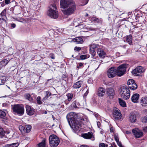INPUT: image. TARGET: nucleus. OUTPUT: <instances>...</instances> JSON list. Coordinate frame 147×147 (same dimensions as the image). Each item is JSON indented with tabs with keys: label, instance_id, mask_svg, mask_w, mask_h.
I'll return each mask as SVG.
<instances>
[{
	"label": "nucleus",
	"instance_id": "nucleus-1",
	"mask_svg": "<svg viewBox=\"0 0 147 147\" xmlns=\"http://www.w3.org/2000/svg\"><path fill=\"white\" fill-rule=\"evenodd\" d=\"M61 8L65 9L62 10V12L65 14L69 16L74 13L76 9V5L73 0H61L60 2Z\"/></svg>",
	"mask_w": 147,
	"mask_h": 147
},
{
	"label": "nucleus",
	"instance_id": "nucleus-2",
	"mask_svg": "<svg viewBox=\"0 0 147 147\" xmlns=\"http://www.w3.org/2000/svg\"><path fill=\"white\" fill-rule=\"evenodd\" d=\"M76 117L74 113L71 112L67 115L66 118L70 126L74 130L80 131L81 123L76 119Z\"/></svg>",
	"mask_w": 147,
	"mask_h": 147
},
{
	"label": "nucleus",
	"instance_id": "nucleus-3",
	"mask_svg": "<svg viewBox=\"0 0 147 147\" xmlns=\"http://www.w3.org/2000/svg\"><path fill=\"white\" fill-rule=\"evenodd\" d=\"M56 5L53 3L49 7L47 15L51 18L57 19L58 16V13Z\"/></svg>",
	"mask_w": 147,
	"mask_h": 147
},
{
	"label": "nucleus",
	"instance_id": "nucleus-4",
	"mask_svg": "<svg viewBox=\"0 0 147 147\" xmlns=\"http://www.w3.org/2000/svg\"><path fill=\"white\" fill-rule=\"evenodd\" d=\"M49 144L51 147H56L59 143V140L57 136L55 135H50L49 138Z\"/></svg>",
	"mask_w": 147,
	"mask_h": 147
},
{
	"label": "nucleus",
	"instance_id": "nucleus-5",
	"mask_svg": "<svg viewBox=\"0 0 147 147\" xmlns=\"http://www.w3.org/2000/svg\"><path fill=\"white\" fill-rule=\"evenodd\" d=\"M120 94L123 99L127 100L130 96V91L129 88L126 86H123L121 88Z\"/></svg>",
	"mask_w": 147,
	"mask_h": 147
},
{
	"label": "nucleus",
	"instance_id": "nucleus-6",
	"mask_svg": "<svg viewBox=\"0 0 147 147\" xmlns=\"http://www.w3.org/2000/svg\"><path fill=\"white\" fill-rule=\"evenodd\" d=\"M12 109L13 112L18 114L22 115L24 113V107L21 104L14 105Z\"/></svg>",
	"mask_w": 147,
	"mask_h": 147
},
{
	"label": "nucleus",
	"instance_id": "nucleus-7",
	"mask_svg": "<svg viewBox=\"0 0 147 147\" xmlns=\"http://www.w3.org/2000/svg\"><path fill=\"white\" fill-rule=\"evenodd\" d=\"M128 67L127 64H124L121 65L117 68H116L117 75L119 76L123 75L126 71V69Z\"/></svg>",
	"mask_w": 147,
	"mask_h": 147
},
{
	"label": "nucleus",
	"instance_id": "nucleus-8",
	"mask_svg": "<svg viewBox=\"0 0 147 147\" xmlns=\"http://www.w3.org/2000/svg\"><path fill=\"white\" fill-rule=\"evenodd\" d=\"M128 67L127 64H124L121 65L117 68H116L117 75L119 76L123 75L126 71V69Z\"/></svg>",
	"mask_w": 147,
	"mask_h": 147
},
{
	"label": "nucleus",
	"instance_id": "nucleus-9",
	"mask_svg": "<svg viewBox=\"0 0 147 147\" xmlns=\"http://www.w3.org/2000/svg\"><path fill=\"white\" fill-rule=\"evenodd\" d=\"M145 68L141 66H139L133 70L132 74L135 76H140L141 74L144 72Z\"/></svg>",
	"mask_w": 147,
	"mask_h": 147
},
{
	"label": "nucleus",
	"instance_id": "nucleus-10",
	"mask_svg": "<svg viewBox=\"0 0 147 147\" xmlns=\"http://www.w3.org/2000/svg\"><path fill=\"white\" fill-rule=\"evenodd\" d=\"M116 68L112 67L109 68L107 72V74L110 78H112L117 75Z\"/></svg>",
	"mask_w": 147,
	"mask_h": 147
},
{
	"label": "nucleus",
	"instance_id": "nucleus-11",
	"mask_svg": "<svg viewBox=\"0 0 147 147\" xmlns=\"http://www.w3.org/2000/svg\"><path fill=\"white\" fill-rule=\"evenodd\" d=\"M129 87L132 90H135L137 88V86L134 80L132 79L128 80L127 82Z\"/></svg>",
	"mask_w": 147,
	"mask_h": 147
},
{
	"label": "nucleus",
	"instance_id": "nucleus-12",
	"mask_svg": "<svg viewBox=\"0 0 147 147\" xmlns=\"http://www.w3.org/2000/svg\"><path fill=\"white\" fill-rule=\"evenodd\" d=\"M132 132L136 138L141 137L143 136V132L138 129H135L132 130Z\"/></svg>",
	"mask_w": 147,
	"mask_h": 147
},
{
	"label": "nucleus",
	"instance_id": "nucleus-13",
	"mask_svg": "<svg viewBox=\"0 0 147 147\" xmlns=\"http://www.w3.org/2000/svg\"><path fill=\"white\" fill-rule=\"evenodd\" d=\"M106 93L107 95L110 98L113 99L115 94V92L113 89L109 88L107 89Z\"/></svg>",
	"mask_w": 147,
	"mask_h": 147
},
{
	"label": "nucleus",
	"instance_id": "nucleus-14",
	"mask_svg": "<svg viewBox=\"0 0 147 147\" xmlns=\"http://www.w3.org/2000/svg\"><path fill=\"white\" fill-rule=\"evenodd\" d=\"M140 103L143 107L147 106V97L144 96L142 97L140 100Z\"/></svg>",
	"mask_w": 147,
	"mask_h": 147
},
{
	"label": "nucleus",
	"instance_id": "nucleus-15",
	"mask_svg": "<svg viewBox=\"0 0 147 147\" xmlns=\"http://www.w3.org/2000/svg\"><path fill=\"white\" fill-rule=\"evenodd\" d=\"M113 117L117 120H121L122 118V115L120 112L117 110H115L113 112Z\"/></svg>",
	"mask_w": 147,
	"mask_h": 147
},
{
	"label": "nucleus",
	"instance_id": "nucleus-16",
	"mask_svg": "<svg viewBox=\"0 0 147 147\" xmlns=\"http://www.w3.org/2000/svg\"><path fill=\"white\" fill-rule=\"evenodd\" d=\"M129 119L131 123H134L136 121V113L135 112H131L129 115Z\"/></svg>",
	"mask_w": 147,
	"mask_h": 147
},
{
	"label": "nucleus",
	"instance_id": "nucleus-17",
	"mask_svg": "<svg viewBox=\"0 0 147 147\" xmlns=\"http://www.w3.org/2000/svg\"><path fill=\"white\" fill-rule=\"evenodd\" d=\"M27 113L29 115H32L34 114V109L32 108L29 105H27L26 106Z\"/></svg>",
	"mask_w": 147,
	"mask_h": 147
},
{
	"label": "nucleus",
	"instance_id": "nucleus-18",
	"mask_svg": "<svg viewBox=\"0 0 147 147\" xmlns=\"http://www.w3.org/2000/svg\"><path fill=\"white\" fill-rule=\"evenodd\" d=\"M140 95L138 94H134L131 97V101L134 103H137L138 102Z\"/></svg>",
	"mask_w": 147,
	"mask_h": 147
},
{
	"label": "nucleus",
	"instance_id": "nucleus-19",
	"mask_svg": "<svg viewBox=\"0 0 147 147\" xmlns=\"http://www.w3.org/2000/svg\"><path fill=\"white\" fill-rule=\"evenodd\" d=\"M82 136L85 139H89L92 138H94L93 133L92 132H88L87 133L83 134Z\"/></svg>",
	"mask_w": 147,
	"mask_h": 147
},
{
	"label": "nucleus",
	"instance_id": "nucleus-20",
	"mask_svg": "<svg viewBox=\"0 0 147 147\" xmlns=\"http://www.w3.org/2000/svg\"><path fill=\"white\" fill-rule=\"evenodd\" d=\"M97 53L99 56L102 58H104L106 54L103 50L101 48H98L97 50Z\"/></svg>",
	"mask_w": 147,
	"mask_h": 147
},
{
	"label": "nucleus",
	"instance_id": "nucleus-21",
	"mask_svg": "<svg viewBox=\"0 0 147 147\" xmlns=\"http://www.w3.org/2000/svg\"><path fill=\"white\" fill-rule=\"evenodd\" d=\"M9 62V61L5 59L0 61V69L3 67H5L6 66Z\"/></svg>",
	"mask_w": 147,
	"mask_h": 147
},
{
	"label": "nucleus",
	"instance_id": "nucleus-22",
	"mask_svg": "<svg viewBox=\"0 0 147 147\" xmlns=\"http://www.w3.org/2000/svg\"><path fill=\"white\" fill-rule=\"evenodd\" d=\"M105 89L102 87L99 88L98 91V95L99 96H102L105 94Z\"/></svg>",
	"mask_w": 147,
	"mask_h": 147
},
{
	"label": "nucleus",
	"instance_id": "nucleus-23",
	"mask_svg": "<svg viewBox=\"0 0 147 147\" xmlns=\"http://www.w3.org/2000/svg\"><path fill=\"white\" fill-rule=\"evenodd\" d=\"M73 41L76 42L77 44H82L83 42L82 38L80 37H78L73 39Z\"/></svg>",
	"mask_w": 147,
	"mask_h": 147
},
{
	"label": "nucleus",
	"instance_id": "nucleus-24",
	"mask_svg": "<svg viewBox=\"0 0 147 147\" xmlns=\"http://www.w3.org/2000/svg\"><path fill=\"white\" fill-rule=\"evenodd\" d=\"M82 81H79L75 83L73 86L75 88H78L81 87L82 84Z\"/></svg>",
	"mask_w": 147,
	"mask_h": 147
},
{
	"label": "nucleus",
	"instance_id": "nucleus-25",
	"mask_svg": "<svg viewBox=\"0 0 147 147\" xmlns=\"http://www.w3.org/2000/svg\"><path fill=\"white\" fill-rule=\"evenodd\" d=\"M98 46L96 44H93L91 45L90 47V49L91 52L92 53H94V49L97 48Z\"/></svg>",
	"mask_w": 147,
	"mask_h": 147
},
{
	"label": "nucleus",
	"instance_id": "nucleus-26",
	"mask_svg": "<svg viewBox=\"0 0 147 147\" xmlns=\"http://www.w3.org/2000/svg\"><path fill=\"white\" fill-rule=\"evenodd\" d=\"M91 20L92 22L95 23H98L102 22L101 20L95 17L92 18H91Z\"/></svg>",
	"mask_w": 147,
	"mask_h": 147
},
{
	"label": "nucleus",
	"instance_id": "nucleus-27",
	"mask_svg": "<svg viewBox=\"0 0 147 147\" xmlns=\"http://www.w3.org/2000/svg\"><path fill=\"white\" fill-rule=\"evenodd\" d=\"M46 139L44 138L42 142L38 144V147H45Z\"/></svg>",
	"mask_w": 147,
	"mask_h": 147
},
{
	"label": "nucleus",
	"instance_id": "nucleus-28",
	"mask_svg": "<svg viewBox=\"0 0 147 147\" xmlns=\"http://www.w3.org/2000/svg\"><path fill=\"white\" fill-rule=\"evenodd\" d=\"M132 40V36H128L126 37V41L129 45L131 44Z\"/></svg>",
	"mask_w": 147,
	"mask_h": 147
},
{
	"label": "nucleus",
	"instance_id": "nucleus-29",
	"mask_svg": "<svg viewBox=\"0 0 147 147\" xmlns=\"http://www.w3.org/2000/svg\"><path fill=\"white\" fill-rule=\"evenodd\" d=\"M119 104L123 107H126V104L125 102L121 98H119Z\"/></svg>",
	"mask_w": 147,
	"mask_h": 147
},
{
	"label": "nucleus",
	"instance_id": "nucleus-30",
	"mask_svg": "<svg viewBox=\"0 0 147 147\" xmlns=\"http://www.w3.org/2000/svg\"><path fill=\"white\" fill-rule=\"evenodd\" d=\"M19 144L18 142L9 144L7 145L9 147H17L19 145Z\"/></svg>",
	"mask_w": 147,
	"mask_h": 147
},
{
	"label": "nucleus",
	"instance_id": "nucleus-31",
	"mask_svg": "<svg viewBox=\"0 0 147 147\" xmlns=\"http://www.w3.org/2000/svg\"><path fill=\"white\" fill-rule=\"evenodd\" d=\"M6 9H4L1 12L0 14V15L1 16L2 18H4V19L6 18Z\"/></svg>",
	"mask_w": 147,
	"mask_h": 147
},
{
	"label": "nucleus",
	"instance_id": "nucleus-32",
	"mask_svg": "<svg viewBox=\"0 0 147 147\" xmlns=\"http://www.w3.org/2000/svg\"><path fill=\"white\" fill-rule=\"evenodd\" d=\"M6 22H7L4 18H0V26L6 24Z\"/></svg>",
	"mask_w": 147,
	"mask_h": 147
},
{
	"label": "nucleus",
	"instance_id": "nucleus-33",
	"mask_svg": "<svg viewBox=\"0 0 147 147\" xmlns=\"http://www.w3.org/2000/svg\"><path fill=\"white\" fill-rule=\"evenodd\" d=\"M66 96L67 98V100L69 101H70L72 98L73 94L72 93H68L66 94Z\"/></svg>",
	"mask_w": 147,
	"mask_h": 147
},
{
	"label": "nucleus",
	"instance_id": "nucleus-34",
	"mask_svg": "<svg viewBox=\"0 0 147 147\" xmlns=\"http://www.w3.org/2000/svg\"><path fill=\"white\" fill-rule=\"evenodd\" d=\"M31 129V127L30 125H27L26 126V133H29Z\"/></svg>",
	"mask_w": 147,
	"mask_h": 147
},
{
	"label": "nucleus",
	"instance_id": "nucleus-35",
	"mask_svg": "<svg viewBox=\"0 0 147 147\" xmlns=\"http://www.w3.org/2000/svg\"><path fill=\"white\" fill-rule=\"evenodd\" d=\"M45 92L46 93L45 97L43 98V99H47L49 96L51 95V93L49 92L46 91Z\"/></svg>",
	"mask_w": 147,
	"mask_h": 147
},
{
	"label": "nucleus",
	"instance_id": "nucleus-36",
	"mask_svg": "<svg viewBox=\"0 0 147 147\" xmlns=\"http://www.w3.org/2000/svg\"><path fill=\"white\" fill-rule=\"evenodd\" d=\"M41 98L40 96H38L36 98L37 103L39 105H41L42 104V102L40 100Z\"/></svg>",
	"mask_w": 147,
	"mask_h": 147
},
{
	"label": "nucleus",
	"instance_id": "nucleus-37",
	"mask_svg": "<svg viewBox=\"0 0 147 147\" xmlns=\"http://www.w3.org/2000/svg\"><path fill=\"white\" fill-rule=\"evenodd\" d=\"M6 113L5 111H3L0 110V116L5 117L6 115Z\"/></svg>",
	"mask_w": 147,
	"mask_h": 147
},
{
	"label": "nucleus",
	"instance_id": "nucleus-38",
	"mask_svg": "<svg viewBox=\"0 0 147 147\" xmlns=\"http://www.w3.org/2000/svg\"><path fill=\"white\" fill-rule=\"evenodd\" d=\"M89 57V55H82L80 56V58L81 59H84L88 58Z\"/></svg>",
	"mask_w": 147,
	"mask_h": 147
},
{
	"label": "nucleus",
	"instance_id": "nucleus-39",
	"mask_svg": "<svg viewBox=\"0 0 147 147\" xmlns=\"http://www.w3.org/2000/svg\"><path fill=\"white\" fill-rule=\"evenodd\" d=\"M99 147H107L108 145L104 143H100L99 145Z\"/></svg>",
	"mask_w": 147,
	"mask_h": 147
},
{
	"label": "nucleus",
	"instance_id": "nucleus-40",
	"mask_svg": "<svg viewBox=\"0 0 147 147\" xmlns=\"http://www.w3.org/2000/svg\"><path fill=\"white\" fill-rule=\"evenodd\" d=\"M142 120L144 123H147V115L142 118Z\"/></svg>",
	"mask_w": 147,
	"mask_h": 147
},
{
	"label": "nucleus",
	"instance_id": "nucleus-41",
	"mask_svg": "<svg viewBox=\"0 0 147 147\" xmlns=\"http://www.w3.org/2000/svg\"><path fill=\"white\" fill-rule=\"evenodd\" d=\"M19 130L22 132L23 131H24V130L25 129V128L23 127V126L22 125H20L19 126Z\"/></svg>",
	"mask_w": 147,
	"mask_h": 147
},
{
	"label": "nucleus",
	"instance_id": "nucleus-42",
	"mask_svg": "<svg viewBox=\"0 0 147 147\" xmlns=\"http://www.w3.org/2000/svg\"><path fill=\"white\" fill-rule=\"evenodd\" d=\"M114 138L116 142H118L119 141V138L118 137V135L117 134H115L114 135Z\"/></svg>",
	"mask_w": 147,
	"mask_h": 147
},
{
	"label": "nucleus",
	"instance_id": "nucleus-43",
	"mask_svg": "<svg viewBox=\"0 0 147 147\" xmlns=\"http://www.w3.org/2000/svg\"><path fill=\"white\" fill-rule=\"evenodd\" d=\"M9 102H5L3 103L2 104V106L3 107H7L9 105Z\"/></svg>",
	"mask_w": 147,
	"mask_h": 147
},
{
	"label": "nucleus",
	"instance_id": "nucleus-44",
	"mask_svg": "<svg viewBox=\"0 0 147 147\" xmlns=\"http://www.w3.org/2000/svg\"><path fill=\"white\" fill-rule=\"evenodd\" d=\"M89 0H83L82 1V5H85L87 4Z\"/></svg>",
	"mask_w": 147,
	"mask_h": 147
},
{
	"label": "nucleus",
	"instance_id": "nucleus-45",
	"mask_svg": "<svg viewBox=\"0 0 147 147\" xmlns=\"http://www.w3.org/2000/svg\"><path fill=\"white\" fill-rule=\"evenodd\" d=\"M26 98L29 100H30L31 99L30 96L29 94H26Z\"/></svg>",
	"mask_w": 147,
	"mask_h": 147
},
{
	"label": "nucleus",
	"instance_id": "nucleus-46",
	"mask_svg": "<svg viewBox=\"0 0 147 147\" xmlns=\"http://www.w3.org/2000/svg\"><path fill=\"white\" fill-rule=\"evenodd\" d=\"M117 144L120 147H122V145L121 144V142H119V141L118 142H116Z\"/></svg>",
	"mask_w": 147,
	"mask_h": 147
},
{
	"label": "nucleus",
	"instance_id": "nucleus-47",
	"mask_svg": "<svg viewBox=\"0 0 147 147\" xmlns=\"http://www.w3.org/2000/svg\"><path fill=\"white\" fill-rule=\"evenodd\" d=\"M81 48L80 47H75L74 48V50L76 51H80L81 50Z\"/></svg>",
	"mask_w": 147,
	"mask_h": 147
},
{
	"label": "nucleus",
	"instance_id": "nucleus-48",
	"mask_svg": "<svg viewBox=\"0 0 147 147\" xmlns=\"http://www.w3.org/2000/svg\"><path fill=\"white\" fill-rule=\"evenodd\" d=\"M49 56L50 57L53 59H54L55 57L53 54H51L49 55Z\"/></svg>",
	"mask_w": 147,
	"mask_h": 147
},
{
	"label": "nucleus",
	"instance_id": "nucleus-49",
	"mask_svg": "<svg viewBox=\"0 0 147 147\" xmlns=\"http://www.w3.org/2000/svg\"><path fill=\"white\" fill-rule=\"evenodd\" d=\"M90 29L91 30L96 31L97 30V28H95L92 27H90Z\"/></svg>",
	"mask_w": 147,
	"mask_h": 147
},
{
	"label": "nucleus",
	"instance_id": "nucleus-50",
	"mask_svg": "<svg viewBox=\"0 0 147 147\" xmlns=\"http://www.w3.org/2000/svg\"><path fill=\"white\" fill-rule=\"evenodd\" d=\"M3 133V129L1 126H0V134L2 135Z\"/></svg>",
	"mask_w": 147,
	"mask_h": 147
},
{
	"label": "nucleus",
	"instance_id": "nucleus-51",
	"mask_svg": "<svg viewBox=\"0 0 147 147\" xmlns=\"http://www.w3.org/2000/svg\"><path fill=\"white\" fill-rule=\"evenodd\" d=\"M109 18H113V19H114L115 18V16L114 15H113V14H110L109 15Z\"/></svg>",
	"mask_w": 147,
	"mask_h": 147
},
{
	"label": "nucleus",
	"instance_id": "nucleus-52",
	"mask_svg": "<svg viewBox=\"0 0 147 147\" xmlns=\"http://www.w3.org/2000/svg\"><path fill=\"white\" fill-rule=\"evenodd\" d=\"M83 65V63H79V65L78 66V68H80V67H82Z\"/></svg>",
	"mask_w": 147,
	"mask_h": 147
},
{
	"label": "nucleus",
	"instance_id": "nucleus-53",
	"mask_svg": "<svg viewBox=\"0 0 147 147\" xmlns=\"http://www.w3.org/2000/svg\"><path fill=\"white\" fill-rule=\"evenodd\" d=\"M10 0H5V4H9L10 3Z\"/></svg>",
	"mask_w": 147,
	"mask_h": 147
},
{
	"label": "nucleus",
	"instance_id": "nucleus-54",
	"mask_svg": "<svg viewBox=\"0 0 147 147\" xmlns=\"http://www.w3.org/2000/svg\"><path fill=\"white\" fill-rule=\"evenodd\" d=\"M124 132L127 134H131V132L128 131H125V132L124 131Z\"/></svg>",
	"mask_w": 147,
	"mask_h": 147
},
{
	"label": "nucleus",
	"instance_id": "nucleus-55",
	"mask_svg": "<svg viewBox=\"0 0 147 147\" xmlns=\"http://www.w3.org/2000/svg\"><path fill=\"white\" fill-rule=\"evenodd\" d=\"M110 132H113L114 131V129L112 127H111L110 128Z\"/></svg>",
	"mask_w": 147,
	"mask_h": 147
},
{
	"label": "nucleus",
	"instance_id": "nucleus-56",
	"mask_svg": "<svg viewBox=\"0 0 147 147\" xmlns=\"http://www.w3.org/2000/svg\"><path fill=\"white\" fill-rule=\"evenodd\" d=\"M97 125L98 127V128H100V123L99 122H97Z\"/></svg>",
	"mask_w": 147,
	"mask_h": 147
},
{
	"label": "nucleus",
	"instance_id": "nucleus-57",
	"mask_svg": "<svg viewBox=\"0 0 147 147\" xmlns=\"http://www.w3.org/2000/svg\"><path fill=\"white\" fill-rule=\"evenodd\" d=\"M143 130L144 132H147V126L144 128Z\"/></svg>",
	"mask_w": 147,
	"mask_h": 147
},
{
	"label": "nucleus",
	"instance_id": "nucleus-58",
	"mask_svg": "<svg viewBox=\"0 0 147 147\" xmlns=\"http://www.w3.org/2000/svg\"><path fill=\"white\" fill-rule=\"evenodd\" d=\"M80 147H89V146L86 145H82L80 146Z\"/></svg>",
	"mask_w": 147,
	"mask_h": 147
},
{
	"label": "nucleus",
	"instance_id": "nucleus-59",
	"mask_svg": "<svg viewBox=\"0 0 147 147\" xmlns=\"http://www.w3.org/2000/svg\"><path fill=\"white\" fill-rule=\"evenodd\" d=\"M11 27L14 28L16 27V24H11Z\"/></svg>",
	"mask_w": 147,
	"mask_h": 147
},
{
	"label": "nucleus",
	"instance_id": "nucleus-60",
	"mask_svg": "<svg viewBox=\"0 0 147 147\" xmlns=\"http://www.w3.org/2000/svg\"><path fill=\"white\" fill-rule=\"evenodd\" d=\"M78 27L80 29H82L84 28L83 26L82 25H80L78 26Z\"/></svg>",
	"mask_w": 147,
	"mask_h": 147
},
{
	"label": "nucleus",
	"instance_id": "nucleus-61",
	"mask_svg": "<svg viewBox=\"0 0 147 147\" xmlns=\"http://www.w3.org/2000/svg\"><path fill=\"white\" fill-rule=\"evenodd\" d=\"M22 19H19L18 18H17V19H16V20L17 21H19V22H21V20H22Z\"/></svg>",
	"mask_w": 147,
	"mask_h": 147
},
{
	"label": "nucleus",
	"instance_id": "nucleus-62",
	"mask_svg": "<svg viewBox=\"0 0 147 147\" xmlns=\"http://www.w3.org/2000/svg\"><path fill=\"white\" fill-rule=\"evenodd\" d=\"M100 133H101V134L102 135H103V133H104V132L103 130H101L100 131Z\"/></svg>",
	"mask_w": 147,
	"mask_h": 147
},
{
	"label": "nucleus",
	"instance_id": "nucleus-63",
	"mask_svg": "<svg viewBox=\"0 0 147 147\" xmlns=\"http://www.w3.org/2000/svg\"><path fill=\"white\" fill-rule=\"evenodd\" d=\"M5 81L3 82V81H2V83L0 84V85H1L4 84V83H5Z\"/></svg>",
	"mask_w": 147,
	"mask_h": 147
},
{
	"label": "nucleus",
	"instance_id": "nucleus-64",
	"mask_svg": "<svg viewBox=\"0 0 147 147\" xmlns=\"http://www.w3.org/2000/svg\"><path fill=\"white\" fill-rule=\"evenodd\" d=\"M144 111L146 112H147V109H145L144 110Z\"/></svg>",
	"mask_w": 147,
	"mask_h": 147
}]
</instances>
